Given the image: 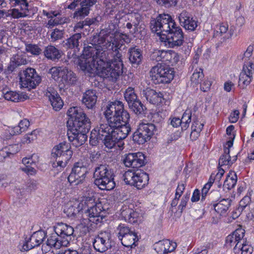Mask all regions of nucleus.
I'll use <instances>...</instances> for the list:
<instances>
[{"mask_svg": "<svg viewBox=\"0 0 254 254\" xmlns=\"http://www.w3.org/2000/svg\"><path fill=\"white\" fill-rule=\"evenodd\" d=\"M66 114L67 135L68 140L75 147L83 144L87 139V133L91 128V121L83 110L78 107H70Z\"/></svg>", "mask_w": 254, "mask_h": 254, "instance_id": "1", "label": "nucleus"}, {"mask_svg": "<svg viewBox=\"0 0 254 254\" xmlns=\"http://www.w3.org/2000/svg\"><path fill=\"white\" fill-rule=\"evenodd\" d=\"M99 60L97 61V68L99 70V76L110 81H116L123 72V62L122 54L119 50L115 52L114 61L110 60L109 52L104 50L101 46Z\"/></svg>", "mask_w": 254, "mask_h": 254, "instance_id": "2", "label": "nucleus"}, {"mask_svg": "<svg viewBox=\"0 0 254 254\" xmlns=\"http://www.w3.org/2000/svg\"><path fill=\"white\" fill-rule=\"evenodd\" d=\"M98 44H90L84 47L83 51V58L79 59L78 66L85 73H89L91 76L97 72L99 75V70L97 68V61L99 60L101 46Z\"/></svg>", "mask_w": 254, "mask_h": 254, "instance_id": "3", "label": "nucleus"}, {"mask_svg": "<svg viewBox=\"0 0 254 254\" xmlns=\"http://www.w3.org/2000/svg\"><path fill=\"white\" fill-rule=\"evenodd\" d=\"M98 44H90L84 47L83 51V58L79 59L78 66L85 73H89L91 76L97 72L99 75V70L97 68V61L99 60L101 46Z\"/></svg>", "mask_w": 254, "mask_h": 254, "instance_id": "4", "label": "nucleus"}, {"mask_svg": "<svg viewBox=\"0 0 254 254\" xmlns=\"http://www.w3.org/2000/svg\"><path fill=\"white\" fill-rule=\"evenodd\" d=\"M113 170L107 164H100L94 169L93 173L94 183L101 190H113L116 183Z\"/></svg>", "mask_w": 254, "mask_h": 254, "instance_id": "5", "label": "nucleus"}, {"mask_svg": "<svg viewBox=\"0 0 254 254\" xmlns=\"http://www.w3.org/2000/svg\"><path fill=\"white\" fill-rule=\"evenodd\" d=\"M82 217L92 223L98 224L104 218V212L102 210L101 203L97 204L92 197H86L83 199Z\"/></svg>", "mask_w": 254, "mask_h": 254, "instance_id": "6", "label": "nucleus"}, {"mask_svg": "<svg viewBox=\"0 0 254 254\" xmlns=\"http://www.w3.org/2000/svg\"><path fill=\"white\" fill-rule=\"evenodd\" d=\"M104 114L107 122L111 119H114V122L119 125V121H129L130 116L128 112L124 109L123 103L119 101L112 102L105 108Z\"/></svg>", "mask_w": 254, "mask_h": 254, "instance_id": "7", "label": "nucleus"}, {"mask_svg": "<svg viewBox=\"0 0 254 254\" xmlns=\"http://www.w3.org/2000/svg\"><path fill=\"white\" fill-rule=\"evenodd\" d=\"M174 73L173 68L161 63L151 68L150 76L155 84L169 83L173 79Z\"/></svg>", "mask_w": 254, "mask_h": 254, "instance_id": "8", "label": "nucleus"}, {"mask_svg": "<svg viewBox=\"0 0 254 254\" xmlns=\"http://www.w3.org/2000/svg\"><path fill=\"white\" fill-rule=\"evenodd\" d=\"M73 152L69 143L64 141L55 145L52 150L51 155L56 159L58 166L65 167L71 158Z\"/></svg>", "mask_w": 254, "mask_h": 254, "instance_id": "9", "label": "nucleus"}, {"mask_svg": "<svg viewBox=\"0 0 254 254\" xmlns=\"http://www.w3.org/2000/svg\"><path fill=\"white\" fill-rule=\"evenodd\" d=\"M114 121V119H111L107 124H101L91 131L89 140L90 145L96 146L99 144L101 139L113 133L114 128L118 125Z\"/></svg>", "mask_w": 254, "mask_h": 254, "instance_id": "10", "label": "nucleus"}, {"mask_svg": "<svg viewBox=\"0 0 254 254\" xmlns=\"http://www.w3.org/2000/svg\"><path fill=\"white\" fill-rule=\"evenodd\" d=\"M176 25L171 15L166 13L159 14L156 18H151L150 22L151 30L157 34L165 33Z\"/></svg>", "mask_w": 254, "mask_h": 254, "instance_id": "11", "label": "nucleus"}, {"mask_svg": "<svg viewBox=\"0 0 254 254\" xmlns=\"http://www.w3.org/2000/svg\"><path fill=\"white\" fill-rule=\"evenodd\" d=\"M156 131V127L153 124L142 123L133 133L132 140L139 144H142L150 140Z\"/></svg>", "mask_w": 254, "mask_h": 254, "instance_id": "12", "label": "nucleus"}, {"mask_svg": "<svg viewBox=\"0 0 254 254\" xmlns=\"http://www.w3.org/2000/svg\"><path fill=\"white\" fill-rule=\"evenodd\" d=\"M117 236L123 246L134 248L138 241L137 234L125 224H120L117 228Z\"/></svg>", "mask_w": 254, "mask_h": 254, "instance_id": "13", "label": "nucleus"}, {"mask_svg": "<svg viewBox=\"0 0 254 254\" xmlns=\"http://www.w3.org/2000/svg\"><path fill=\"white\" fill-rule=\"evenodd\" d=\"M20 81L22 86L29 90L35 88L41 82V77L33 68H27L20 75Z\"/></svg>", "mask_w": 254, "mask_h": 254, "instance_id": "14", "label": "nucleus"}, {"mask_svg": "<svg viewBox=\"0 0 254 254\" xmlns=\"http://www.w3.org/2000/svg\"><path fill=\"white\" fill-rule=\"evenodd\" d=\"M162 35L166 36V44L170 48L180 46L184 41L182 29L177 25L171 28L170 31L162 33Z\"/></svg>", "mask_w": 254, "mask_h": 254, "instance_id": "15", "label": "nucleus"}, {"mask_svg": "<svg viewBox=\"0 0 254 254\" xmlns=\"http://www.w3.org/2000/svg\"><path fill=\"white\" fill-rule=\"evenodd\" d=\"M92 243L96 252H105L111 248V234L106 231L100 232L95 236Z\"/></svg>", "mask_w": 254, "mask_h": 254, "instance_id": "16", "label": "nucleus"}, {"mask_svg": "<svg viewBox=\"0 0 254 254\" xmlns=\"http://www.w3.org/2000/svg\"><path fill=\"white\" fill-rule=\"evenodd\" d=\"M87 173V169L83 163H75L67 178L68 182L75 185L81 184L85 180Z\"/></svg>", "mask_w": 254, "mask_h": 254, "instance_id": "17", "label": "nucleus"}, {"mask_svg": "<svg viewBox=\"0 0 254 254\" xmlns=\"http://www.w3.org/2000/svg\"><path fill=\"white\" fill-rule=\"evenodd\" d=\"M145 156L140 152L126 154L123 158V163L126 167L138 169L145 164Z\"/></svg>", "mask_w": 254, "mask_h": 254, "instance_id": "18", "label": "nucleus"}, {"mask_svg": "<svg viewBox=\"0 0 254 254\" xmlns=\"http://www.w3.org/2000/svg\"><path fill=\"white\" fill-rule=\"evenodd\" d=\"M46 237V234L44 231H36L26 240L23 244L22 249L24 251H28L34 247L40 246L44 242Z\"/></svg>", "mask_w": 254, "mask_h": 254, "instance_id": "19", "label": "nucleus"}, {"mask_svg": "<svg viewBox=\"0 0 254 254\" xmlns=\"http://www.w3.org/2000/svg\"><path fill=\"white\" fill-rule=\"evenodd\" d=\"M47 240L45 241V244L47 246L51 248H54L55 249H59L62 246L66 247L69 243V240H64L60 238V236L54 231V233L46 235Z\"/></svg>", "mask_w": 254, "mask_h": 254, "instance_id": "20", "label": "nucleus"}, {"mask_svg": "<svg viewBox=\"0 0 254 254\" xmlns=\"http://www.w3.org/2000/svg\"><path fill=\"white\" fill-rule=\"evenodd\" d=\"M178 18L181 25L186 29L193 31L197 26V22L193 19L189 12L186 10H183L179 14Z\"/></svg>", "mask_w": 254, "mask_h": 254, "instance_id": "21", "label": "nucleus"}, {"mask_svg": "<svg viewBox=\"0 0 254 254\" xmlns=\"http://www.w3.org/2000/svg\"><path fill=\"white\" fill-rule=\"evenodd\" d=\"M62 78L60 79L61 85L63 84V87H67L74 85L77 81V77L76 74L66 67L63 68Z\"/></svg>", "mask_w": 254, "mask_h": 254, "instance_id": "22", "label": "nucleus"}, {"mask_svg": "<svg viewBox=\"0 0 254 254\" xmlns=\"http://www.w3.org/2000/svg\"><path fill=\"white\" fill-rule=\"evenodd\" d=\"M83 199L81 202H69L64 207V212L68 217H75L77 214L83 212Z\"/></svg>", "mask_w": 254, "mask_h": 254, "instance_id": "23", "label": "nucleus"}, {"mask_svg": "<svg viewBox=\"0 0 254 254\" xmlns=\"http://www.w3.org/2000/svg\"><path fill=\"white\" fill-rule=\"evenodd\" d=\"M129 121L126 122L119 121V125L114 128L113 134L120 140L125 139L131 131V127L128 124Z\"/></svg>", "mask_w": 254, "mask_h": 254, "instance_id": "24", "label": "nucleus"}, {"mask_svg": "<svg viewBox=\"0 0 254 254\" xmlns=\"http://www.w3.org/2000/svg\"><path fill=\"white\" fill-rule=\"evenodd\" d=\"M121 215L126 221L133 224L139 223L143 220L142 213H139L138 211H133L129 208L123 209Z\"/></svg>", "mask_w": 254, "mask_h": 254, "instance_id": "25", "label": "nucleus"}, {"mask_svg": "<svg viewBox=\"0 0 254 254\" xmlns=\"http://www.w3.org/2000/svg\"><path fill=\"white\" fill-rule=\"evenodd\" d=\"M177 247V244L169 240H163L155 243L154 250L159 254L170 253Z\"/></svg>", "mask_w": 254, "mask_h": 254, "instance_id": "26", "label": "nucleus"}, {"mask_svg": "<svg viewBox=\"0 0 254 254\" xmlns=\"http://www.w3.org/2000/svg\"><path fill=\"white\" fill-rule=\"evenodd\" d=\"M54 231L57 233L60 236V238L64 240L66 239L69 240L71 239L70 236L72 235L74 232L73 228L64 223H58L54 227Z\"/></svg>", "mask_w": 254, "mask_h": 254, "instance_id": "27", "label": "nucleus"}, {"mask_svg": "<svg viewBox=\"0 0 254 254\" xmlns=\"http://www.w3.org/2000/svg\"><path fill=\"white\" fill-rule=\"evenodd\" d=\"M143 95L146 99L152 104H158L164 99L163 94L160 92H156L155 90L146 88L143 91Z\"/></svg>", "mask_w": 254, "mask_h": 254, "instance_id": "28", "label": "nucleus"}, {"mask_svg": "<svg viewBox=\"0 0 254 254\" xmlns=\"http://www.w3.org/2000/svg\"><path fill=\"white\" fill-rule=\"evenodd\" d=\"M245 233V230L242 228L237 229L232 234L229 235L226 238V244L232 247L234 245H236V243L241 244V241L243 239Z\"/></svg>", "mask_w": 254, "mask_h": 254, "instance_id": "29", "label": "nucleus"}, {"mask_svg": "<svg viewBox=\"0 0 254 254\" xmlns=\"http://www.w3.org/2000/svg\"><path fill=\"white\" fill-rule=\"evenodd\" d=\"M43 53L47 59L54 62L60 59L63 55V52L61 50L52 45L45 47Z\"/></svg>", "mask_w": 254, "mask_h": 254, "instance_id": "30", "label": "nucleus"}, {"mask_svg": "<svg viewBox=\"0 0 254 254\" xmlns=\"http://www.w3.org/2000/svg\"><path fill=\"white\" fill-rule=\"evenodd\" d=\"M97 96L94 90H88L83 94L82 103L88 109H92L95 107L97 102Z\"/></svg>", "mask_w": 254, "mask_h": 254, "instance_id": "31", "label": "nucleus"}, {"mask_svg": "<svg viewBox=\"0 0 254 254\" xmlns=\"http://www.w3.org/2000/svg\"><path fill=\"white\" fill-rule=\"evenodd\" d=\"M128 59L132 65H138L140 64L142 55L141 50L136 46L130 47L128 50Z\"/></svg>", "mask_w": 254, "mask_h": 254, "instance_id": "32", "label": "nucleus"}, {"mask_svg": "<svg viewBox=\"0 0 254 254\" xmlns=\"http://www.w3.org/2000/svg\"><path fill=\"white\" fill-rule=\"evenodd\" d=\"M118 29L117 26L113 23H109L107 27L103 29L100 31V34L103 35L104 37H102L98 39V43H100L99 45L104 44L105 42V38L104 37L110 36V38L114 37L117 33Z\"/></svg>", "mask_w": 254, "mask_h": 254, "instance_id": "33", "label": "nucleus"}, {"mask_svg": "<svg viewBox=\"0 0 254 254\" xmlns=\"http://www.w3.org/2000/svg\"><path fill=\"white\" fill-rule=\"evenodd\" d=\"M231 202L232 200L230 198H223L218 203L213 204V206L217 213L225 216L231 205Z\"/></svg>", "mask_w": 254, "mask_h": 254, "instance_id": "34", "label": "nucleus"}, {"mask_svg": "<svg viewBox=\"0 0 254 254\" xmlns=\"http://www.w3.org/2000/svg\"><path fill=\"white\" fill-rule=\"evenodd\" d=\"M51 104L53 109L56 111H60L64 105V102L61 97L56 92H50L47 93Z\"/></svg>", "mask_w": 254, "mask_h": 254, "instance_id": "35", "label": "nucleus"}, {"mask_svg": "<svg viewBox=\"0 0 254 254\" xmlns=\"http://www.w3.org/2000/svg\"><path fill=\"white\" fill-rule=\"evenodd\" d=\"M247 69L245 67H243L242 72H241L239 76V85L242 88H245V87L248 85L252 81L253 71L252 69H249L248 67Z\"/></svg>", "mask_w": 254, "mask_h": 254, "instance_id": "36", "label": "nucleus"}, {"mask_svg": "<svg viewBox=\"0 0 254 254\" xmlns=\"http://www.w3.org/2000/svg\"><path fill=\"white\" fill-rule=\"evenodd\" d=\"M148 181L149 176L147 173L137 170L135 180H134L133 186L137 189H141L148 184Z\"/></svg>", "mask_w": 254, "mask_h": 254, "instance_id": "37", "label": "nucleus"}, {"mask_svg": "<svg viewBox=\"0 0 254 254\" xmlns=\"http://www.w3.org/2000/svg\"><path fill=\"white\" fill-rule=\"evenodd\" d=\"M27 64L25 56L22 54H16L12 56L10 59L9 70L13 71L17 67Z\"/></svg>", "mask_w": 254, "mask_h": 254, "instance_id": "38", "label": "nucleus"}, {"mask_svg": "<svg viewBox=\"0 0 254 254\" xmlns=\"http://www.w3.org/2000/svg\"><path fill=\"white\" fill-rule=\"evenodd\" d=\"M2 94L5 99L14 102L23 101L26 99L24 95L16 92L8 90L7 89L2 90Z\"/></svg>", "mask_w": 254, "mask_h": 254, "instance_id": "39", "label": "nucleus"}, {"mask_svg": "<svg viewBox=\"0 0 254 254\" xmlns=\"http://www.w3.org/2000/svg\"><path fill=\"white\" fill-rule=\"evenodd\" d=\"M80 7L77 8L73 13V18L81 19L89 14L91 7L86 5V4L81 0L79 3Z\"/></svg>", "mask_w": 254, "mask_h": 254, "instance_id": "40", "label": "nucleus"}, {"mask_svg": "<svg viewBox=\"0 0 254 254\" xmlns=\"http://www.w3.org/2000/svg\"><path fill=\"white\" fill-rule=\"evenodd\" d=\"M128 107L138 117L145 116L147 108L139 99L131 103Z\"/></svg>", "mask_w": 254, "mask_h": 254, "instance_id": "41", "label": "nucleus"}, {"mask_svg": "<svg viewBox=\"0 0 254 254\" xmlns=\"http://www.w3.org/2000/svg\"><path fill=\"white\" fill-rule=\"evenodd\" d=\"M29 126L30 123L28 120H22L19 122L18 126L11 128L10 133L13 135L20 134L22 132L26 131Z\"/></svg>", "mask_w": 254, "mask_h": 254, "instance_id": "42", "label": "nucleus"}, {"mask_svg": "<svg viewBox=\"0 0 254 254\" xmlns=\"http://www.w3.org/2000/svg\"><path fill=\"white\" fill-rule=\"evenodd\" d=\"M116 138L117 137L114 134L111 133L106 137L101 139L100 141L103 143L105 148L108 149H111L114 148L116 144L119 141V140L116 139Z\"/></svg>", "mask_w": 254, "mask_h": 254, "instance_id": "43", "label": "nucleus"}, {"mask_svg": "<svg viewBox=\"0 0 254 254\" xmlns=\"http://www.w3.org/2000/svg\"><path fill=\"white\" fill-rule=\"evenodd\" d=\"M233 250L235 253L241 251L242 254H252L253 252V248L248 243L244 242L241 244L236 243Z\"/></svg>", "mask_w": 254, "mask_h": 254, "instance_id": "44", "label": "nucleus"}, {"mask_svg": "<svg viewBox=\"0 0 254 254\" xmlns=\"http://www.w3.org/2000/svg\"><path fill=\"white\" fill-rule=\"evenodd\" d=\"M124 98L127 102L128 105L138 100L137 96L135 92L134 89L132 87H128L124 92Z\"/></svg>", "mask_w": 254, "mask_h": 254, "instance_id": "45", "label": "nucleus"}, {"mask_svg": "<svg viewBox=\"0 0 254 254\" xmlns=\"http://www.w3.org/2000/svg\"><path fill=\"white\" fill-rule=\"evenodd\" d=\"M123 2V0H104L103 4L105 6L106 11L109 14H113L116 6Z\"/></svg>", "mask_w": 254, "mask_h": 254, "instance_id": "46", "label": "nucleus"}, {"mask_svg": "<svg viewBox=\"0 0 254 254\" xmlns=\"http://www.w3.org/2000/svg\"><path fill=\"white\" fill-rule=\"evenodd\" d=\"M81 38V33H76L72 35L67 40V44L69 48H78L79 44V40Z\"/></svg>", "mask_w": 254, "mask_h": 254, "instance_id": "47", "label": "nucleus"}, {"mask_svg": "<svg viewBox=\"0 0 254 254\" xmlns=\"http://www.w3.org/2000/svg\"><path fill=\"white\" fill-rule=\"evenodd\" d=\"M179 55L173 51H166L164 62H169L171 65L176 64L179 61Z\"/></svg>", "mask_w": 254, "mask_h": 254, "instance_id": "48", "label": "nucleus"}, {"mask_svg": "<svg viewBox=\"0 0 254 254\" xmlns=\"http://www.w3.org/2000/svg\"><path fill=\"white\" fill-rule=\"evenodd\" d=\"M191 113L190 111L186 110L183 114L182 118L180 119L182 130H185L188 128L191 120Z\"/></svg>", "mask_w": 254, "mask_h": 254, "instance_id": "49", "label": "nucleus"}, {"mask_svg": "<svg viewBox=\"0 0 254 254\" xmlns=\"http://www.w3.org/2000/svg\"><path fill=\"white\" fill-rule=\"evenodd\" d=\"M136 173L137 171H135L134 170H128L125 172L123 178L127 185L133 186V184L134 183V180H135Z\"/></svg>", "mask_w": 254, "mask_h": 254, "instance_id": "50", "label": "nucleus"}, {"mask_svg": "<svg viewBox=\"0 0 254 254\" xmlns=\"http://www.w3.org/2000/svg\"><path fill=\"white\" fill-rule=\"evenodd\" d=\"M204 77L202 69L201 68H196L191 76V81L195 84L200 83L202 79Z\"/></svg>", "mask_w": 254, "mask_h": 254, "instance_id": "51", "label": "nucleus"}, {"mask_svg": "<svg viewBox=\"0 0 254 254\" xmlns=\"http://www.w3.org/2000/svg\"><path fill=\"white\" fill-rule=\"evenodd\" d=\"M113 38V40H112L111 41L109 42V47H111V49L113 52H116L118 51V50L120 49L122 46L124 45L123 43H122L118 36L116 35Z\"/></svg>", "mask_w": 254, "mask_h": 254, "instance_id": "52", "label": "nucleus"}, {"mask_svg": "<svg viewBox=\"0 0 254 254\" xmlns=\"http://www.w3.org/2000/svg\"><path fill=\"white\" fill-rule=\"evenodd\" d=\"M237 181V177L236 174H234V177H230V175H228L224 182L223 186L228 190H231L235 187Z\"/></svg>", "mask_w": 254, "mask_h": 254, "instance_id": "53", "label": "nucleus"}, {"mask_svg": "<svg viewBox=\"0 0 254 254\" xmlns=\"http://www.w3.org/2000/svg\"><path fill=\"white\" fill-rule=\"evenodd\" d=\"M166 51L155 50L151 55V59L156 62L165 61Z\"/></svg>", "mask_w": 254, "mask_h": 254, "instance_id": "54", "label": "nucleus"}, {"mask_svg": "<svg viewBox=\"0 0 254 254\" xmlns=\"http://www.w3.org/2000/svg\"><path fill=\"white\" fill-rule=\"evenodd\" d=\"M26 51L35 56H38L42 52V49L37 45L28 44L26 45Z\"/></svg>", "mask_w": 254, "mask_h": 254, "instance_id": "55", "label": "nucleus"}, {"mask_svg": "<svg viewBox=\"0 0 254 254\" xmlns=\"http://www.w3.org/2000/svg\"><path fill=\"white\" fill-rule=\"evenodd\" d=\"M156 3L162 7L170 8L176 6L178 0H154Z\"/></svg>", "mask_w": 254, "mask_h": 254, "instance_id": "56", "label": "nucleus"}, {"mask_svg": "<svg viewBox=\"0 0 254 254\" xmlns=\"http://www.w3.org/2000/svg\"><path fill=\"white\" fill-rule=\"evenodd\" d=\"M62 71H63V68L61 67H52L50 69L49 73L51 74L52 77L55 81L60 82V79L62 78Z\"/></svg>", "mask_w": 254, "mask_h": 254, "instance_id": "57", "label": "nucleus"}, {"mask_svg": "<svg viewBox=\"0 0 254 254\" xmlns=\"http://www.w3.org/2000/svg\"><path fill=\"white\" fill-rule=\"evenodd\" d=\"M11 2H14V3H12L13 6H16L19 5L23 12L27 11L28 13H29V4L27 0H11Z\"/></svg>", "mask_w": 254, "mask_h": 254, "instance_id": "58", "label": "nucleus"}, {"mask_svg": "<svg viewBox=\"0 0 254 254\" xmlns=\"http://www.w3.org/2000/svg\"><path fill=\"white\" fill-rule=\"evenodd\" d=\"M38 131L37 130H34L30 133L26 134L22 139L21 141L23 143H29L37 138V135Z\"/></svg>", "mask_w": 254, "mask_h": 254, "instance_id": "59", "label": "nucleus"}, {"mask_svg": "<svg viewBox=\"0 0 254 254\" xmlns=\"http://www.w3.org/2000/svg\"><path fill=\"white\" fill-rule=\"evenodd\" d=\"M63 30L59 29H55L51 34V41L54 42L58 40L62 39L64 36Z\"/></svg>", "mask_w": 254, "mask_h": 254, "instance_id": "60", "label": "nucleus"}, {"mask_svg": "<svg viewBox=\"0 0 254 254\" xmlns=\"http://www.w3.org/2000/svg\"><path fill=\"white\" fill-rule=\"evenodd\" d=\"M101 19L102 18L100 16L92 18H86L83 20V23L85 26H88L89 27L92 25H97Z\"/></svg>", "mask_w": 254, "mask_h": 254, "instance_id": "61", "label": "nucleus"}, {"mask_svg": "<svg viewBox=\"0 0 254 254\" xmlns=\"http://www.w3.org/2000/svg\"><path fill=\"white\" fill-rule=\"evenodd\" d=\"M38 156L37 154H33L29 157H25L22 159V163L25 165L35 164L37 161Z\"/></svg>", "mask_w": 254, "mask_h": 254, "instance_id": "62", "label": "nucleus"}, {"mask_svg": "<svg viewBox=\"0 0 254 254\" xmlns=\"http://www.w3.org/2000/svg\"><path fill=\"white\" fill-rule=\"evenodd\" d=\"M230 162V155H225L224 154H222L219 160V165L220 166H230L231 165Z\"/></svg>", "mask_w": 254, "mask_h": 254, "instance_id": "63", "label": "nucleus"}, {"mask_svg": "<svg viewBox=\"0 0 254 254\" xmlns=\"http://www.w3.org/2000/svg\"><path fill=\"white\" fill-rule=\"evenodd\" d=\"M11 15L14 18H18L28 16L29 13L27 11L19 12L18 9L14 8L11 10Z\"/></svg>", "mask_w": 254, "mask_h": 254, "instance_id": "64", "label": "nucleus"}]
</instances>
